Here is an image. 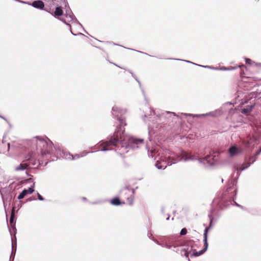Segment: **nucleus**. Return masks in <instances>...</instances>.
Instances as JSON below:
<instances>
[{
    "label": "nucleus",
    "instance_id": "obj_1",
    "mask_svg": "<svg viewBox=\"0 0 261 261\" xmlns=\"http://www.w3.org/2000/svg\"><path fill=\"white\" fill-rule=\"evenodd\" d=\"M125 113V110L116 106L113 107L112 115L113 117L118 121L119 124L117 126L113 135L108 138V140H101L99 142L100 145L102 146L100 150L101 151L112 150V147H114L115 151L122 155L128 152L130 148L135 149L143 144L144 139L134 137L130 138V144H127L124 141V126L127 124L124 116Z\"/></svg>",
    "mask_w": 261,
    "mask_h": 261
},
{
    "label": "nucleus",
    "instance_id": "obj_2",
    "mask_svg": "<svg viewBox=\"0 0 261 261\" xmlns=\"http://www.w3.org/2000/svg\"><path fill=\"white\" fill-rule=\"evenodd\" d=\"M146 149L149 157L153 158L154 160L158 159L155 166L158 169H165L167 166H171L182 160L185 162L198 160L200 163L210 166H213L215 163L214 157L211 155H207L204 158H200L198 153L193 155L191 152L181 150L179 153H177L169 149H164L159 147H152L150 149L147 145Z\"/></svg>",
    "mask_w": 261,
    "mask_h": 261
},
{
    "label": "nucleus",
    "instance_id": "obj_3",
    "mask_svg": "<svg viewBox=\"0 0 261 261\" xmlns=\"http://www.w3.org/2000/svg\"><path fill=\"white\" fill-rule=\"evenodd\" d=\"M32 151L26 156L29 165L37 166L40 164V161L37 159L36 153H40L43 156L47 154H55L57 149L54 146L53 142L47 137L36 136L29 142Z\"/></svg>",
    "mask_w": 261,
    "mask_h": 261
},
{
    "label": "nucleus",
    "instance_id": "obj_4",
    "mask_svg": "<svg viewBox=\"0 0 261 261\" xmlns=\"http://www.w3.org/2000/svg\"><path fill=\"white\" fill-rule=\"evenodd\" d=\"M148 110L149 112L148 114L147 112L144 114V119L145 121H146L145 118H148L150 119L151 118L150 116H154L153 119L151 120V123L152 124V127L158 128L160 125L161 126V124H169L171 122H173L176 121V117H178V116L174 112H171L169 111H166L165 112L162 113L160 114H158L155 116V112L151 110L150 108H148ZM149 121H151L150 120Z\"/></svg>",
    "mask_w": 261,
    "mask_h": 261
},
{
    "label": "nucleus",
    "instance_id": "obj_5",
    "mask_svg": "<svg viewBox=\"0 0 261 261\" xmlns=\"http://www.w3.org/2000/svg\"><path fill=\"white\" fill-rule=\"evenodd\" d=\"M213 212V209L211 210V213L208 215V218L210 219V225L208 227H206L203 233V242H204V248L199 251L197 252L195 250V252H193L191 254V256H198L201 254H202L204 252H205L208 248V243H207V232L208 230L212 227V222L214 219V218L212 216V213Z\"/></svg>",
    "mask_w": 261,
    "mask_h": 261
},
{
    "label": "nucleus",
    "instance_id": "obj_6",
    "mask_svg": "<svg viewBox=\"0 0 261 261\" xmlns=\"http://www.w3.org/2000/svg\"><path fill=\"white\" fill-rule=\"evenodd\" d=\"M237 178H232L230 181H229L225 192V196L228 198L232 199L234 200V198L237 195Z\"/></svg>",
    "mask_w": 261,
    "mask_h": 261
},
{
    "label": "nucleus",
    "instance_id": "obj_7",
    "mask_svg": "<svg viewBox=\"0 0 261 261\" xmlns=\"http://www.w3.org/2000/svg\"><path fill=\"white\" fill-rule=\"evenodd\" d=\"M67 5V4L66 5V6ZM65 7L66 9V11H65L66 12L64 15V17L65 18H62L61 19V20L62 21H63L64 23H65V24H66L67 25H68L70 27V30L71 33L73 35L76 36V34H74L72 32L71 25L69 23H68L67 22H69L74 20L75 22H76L79 24H80V25H81V24L76 19L75 16L74 15L73 13L71 12L70 8L69 7H67V6L66 7L65 6Z\"/></svg>",
    "mask_w": 261,
    "mask_h": 261
},
{
    "label": "nucleus",
    "instance_id": "obj_8",
    "mask_svg": "<svg viewBox=\"0 0 261 261\" xmlns=\"http://www.w3.org/2000/svg\"><path fill=\"white\" fill-rule=\"evenodd\" d=\"M196 250L195 242L193 240H190L187 242V244L181 248L180 254L188 257L189 255L192 253V252H195Z\"/></svg>",
    "mask_w": 261,
    "mask_h": 261
},
{
    "label": "nucleus",
    "instance_id": "obj_9",
    "mask_svg": "<svg viewBox=\"0 0 261 261\" xmlns=\"http://www.w3.org/2000/svg\"><path fill=\"white\" fill-rule=\"evenodd\" d=\"M52 2V4L53 5L56 6V10L54 13L50 12L47 8L45 9V11L50 13L52 15H53L55 17H57L60 16L63 14V10L62 9V6L65 5L60 0L59 1H55V0H51Z\"/></svg>",
    "mask_w": 261,
    "mask_h": 261
},
{
    "label": "nucleus",
    "instance_id": "obj_10",
    "mask_svg": "<svg viewBox=\"0 0 261 261\" xmlns=\"http://www.w3.org/2000/svg\"><path fill=\"white\" fill-rule=\"evenodd\" d=\"M94 151H83L80 153L75 154V155H72L70 152H63V158H64L66 160H74L76 159H79L80 158L84 157L86 156L89 153H93Z\"/></svg>",
    "mask_w": 261,
    "mask_h": 261
},
{
    "label": "nucleus",
    "instance_id": "obj_11",
    "mask_svg": "<svg viewBox=\"0 0 261 261\" xmlns=\"http://www.w3.org/2000/svg\"><path fill=\"white\" fill-rule=\"evenodd\" d=\"M221 110H216L214 111L210 112L205 114H187V113H182V115L185 116H192L193 117H202L204 116H211V117H217L218 115L221 114Z\"/></svg>",
    "mask_w": 261,
    "mask_h": 261
},
{
    "label": "nucleus",
    "instance_id": "obj_12",
    "mask_svg": "<svg viewBox=\"0 0 261 261\" xmlns=\"http://www.w3.org/2000/svg\"><path fill=\"white\" fill-rule=\"evenodd\" d=\"M257 158L254 155L253 156H251L249 158V160L251 161L250 163H243L242 165V167L239 169L238 167H237L236 168V170L237 171H239V170H240L241 171H243L245 170L246 169L248 168L252 164H253L255 161L256 160Z\"/></svg>",
    "mask_w": 261,
    "mask_h": 261
},
{
    "label": "nucleus",
    "instance_id": "obj_13",
    "mask_svg": "<svg viewBox=\"0 0 261 261\" xmlns=\"http://www.w3.org/2000/svg\"><path fill=\"white\" fill-rule=\"evenodd\" d=\"M32 6L34 8L39 9V10H44V4L41 0H37L33 2L32 3Z\"/></svg>",
    "mask_w": 261,
    "mask_h": 261
},
{
    "label": "nucleus",
    "instance_id": "obj_14",
    "mask_svg": "<svg viewBox=\"0 0 261 261\" xmlns=\"http://www.w3.org/2000/svg\"><path fill=\"white\" fill-rule=\"evenodd\" d=\"M12 241V251H11V254L10 257V261H11V258L12 256L13 255V260H14V256L16 253V238L15 236H14V237L12 238L11 239Z\"/></svg>",
    "mask_w": 261,
    "mask_h": 261
},
{
    "label": "nucleus",
    "instance_id": "obj_15",
    "mask_svg": "<svg viewBox=\"0 0 261 261\" xmlns=\"http://www.w3.org/2000/svg\"><path fill=\"white\" fill-rule=\"evenodd\" d=\"M14 219H15V214H14V208L13 207L10 218V223L12 226V227L14 231V236L16 234V228L15 226V223H14Z\"/></svg>",
    "mask_w": 261,
    "mask_h": 261
},
{
    "label": "nucleus",
    "instance_id": "obj_16",
    "mask_svg": "<svg viewBox=\"0 0 261 261\" xmlns=\"http://www.w3.org/2000/svg\"><path fill=\"white\" fill-rule=\"evenodd\" d=\"M154 242L157 244L161 246L162 247H165L168 249H171L172 247L174 248H176V247H177V246H176L175 243H173L172 245H170V244H169L166 243H159V241H158L157 240L154 241Z\"/></svg>",
    "mask_w": 261,
    "mask_h": 261
},
{
    "label": "nucleus",
    "instance_id": "obj_17",
    "mask_svg": "<svg viewBox=\"0 0 261 261\" xmlns=\"http://www.w3.org/2000/svg\"><path fill=\"white\" fill-rule=\"evenodd\" d=\"M254 107L253 105H247L242 110V113L246 115H249Z\"/></svg>",
    "mask_w": 261,
    "mask_h": 261
},
{
    "label": "nucleus",
    "instance_id": "obj_18",
    "mask_svg": "<svg viewBox=\"0 0 261 261\" xmlns=\"http://www.w3.org/2000/svg\"><path fill=\"white\" fill-rule=\"evenodd\" d=\"M228 152L230 156H235L238 154V148L236 146H232L229 148Z\"/></svg>",
    "mask_w": 261,
    "mask_h": 261
},
{
    "label": "nucleus",
    "instance_id": "obj_19",
    "mask_svg": "<svg viewBox=\"0 0 261 261\" xmlns=\"http://www.w3.org/2000/svg\"><path fill=\"white\" fill-rule=\"evenodd\" d=\"M29 165L27 163L20 164L17 167H15L16 171H22L27 169Z\"/></svg>",
    "mask_w": 261,
    "mask_h": 261
},
{
    "label": "nucleus",
    "instance_id": "obj_20",
    "mask_svg": "<svg viewBox=\"0 0 261 261\" xmlns=\"http://www.w3.org/2000/svg\"><path fill=\"white\" fill-rule=\"evenodd\" d=\"M111 203L114 205H119L121 204L120 199L118 197H115L111 200Z\"/></svg>",
    "mask_w": 261,
    "mask_h": 261
},
{
    "label": "nucleus",
    "instance_id": "obj_21",
    "mask_svg": "<svg viewBox=\"0 0 261 261\" xmlns=\"http://www.w3.org/2000/svg\"><path fill=\"white\" fill-rule=\"evenodd\" d=\"M121 194L123 196V195H129L130 190L127 187H126L121 190Z\"/></svg>",
    "mask_w": 261,
    "mask_h": 261
},
{
    "label": "nucleus",
    "instance_id": "obj_22",
    "mask_svg": "<svg viewBox=\"0 0 261 261\" xmlns=\"http://www.w3.org/2000/svg\"><path fill=\"white\" fill-rule=\"evenodd\" d=\"M28 194L27 189H24L18 195L17 198L18 199H23Z\"/></svg>",
    "mask_w": 261,
    "mask_h": 261
},
{
    "label": "nucleus",
    "instance_id": "obj_23",
    "mask_svg": "<svg viewBox=\"0 0 261 261\" xmlns=\"http://www.w3.org/2000/svg\"><path fill=\"white\" fill-rule=\"evenodd\" d=\"M173 243H175L176 244V246H177V247H176V248H173V251H175L176 252H178V253H180V252H181V249H180V247L181 246L179 245V243L178 242H176V241L174 242Z\"/></svg>",
    "mask_w": 261,
    "mask_h": 261
},
{
    "label": "nucleus",
    "instance_id": "obj_24",
    "mask_svg": "<svg viewBox=\"0 0 261 261\" xmlns=\"http://www.w3.org/2000/svg\"><path fill=\"white\" fill-rule=\"evenodd\" d=\"M125 198H126L127 200L128 203L131 205L133 204L134 202V197L131 195L129 197L128 196H124Z\"/></svg>",
    "mask_w": 261,
    "mask_h": 261
},
{
    "label": "nucleus",
    "instance_id": "obj_25",
    "mask_svg": "<svg viewBox=\"0 0 261 261\" xmlns=\"http://www.w3.org/2000/svg\"><path fill=\"white\" fill-rule=\"evenodd\" d=\"M132 75V76L136 80L138 83L140 87H141V84L140 81L138 79L137 76L129 69L127 70Z\"/></svg>",
    "mask_w": 261,
    "mask_h": 261
},
{
    "label": "nucleus",
    "instance_id": "obj_26",
    "mask_svg": "<svg viewBox=\"0 0 261 261\" xmlns=\"http://www.w3.org/2000/svg\"><path fill=\"white\" fill-rule=\"evenodd\" d=\"M238 67L241 69V72H240V74H241V76L242 77H243V76H244V75L245 74V72H244V69H243V68H246V66H245V65H244V64H241V65H239V66H238Z\"/></svg>",
    "mask_w": 261,
    "mask_h": 261
},
{
    "label": "nucleus",
    "instance_id": "obj_27",
    "mask_svg": "<svg viewBox=\"0 0 261 261\" xmlns=\"http://www.w3.org/2000/svg\"><path fill=\"white\" fill-rule=\"evenodd\" d=\"M183 61H185V62H188V63H192V64L198 65V66H200L203 67L204 68L214 69V68H213L212 67L210 66H202V65L196 64L195 63H193V62H192L191 61H187V60H183ZM218 69L217 68H215V69Z\"/></svg>",
    "mask_w": 261,
    "mask_h": 261
},
{
    "label": "nucleus",
    "instance_id": "obj_28",
    "mask_svg": "<svg viewBox=\"0 0 261 261\" xmlns=\"http://www.w3.org/2000/svg\"><path fill=\"white\" fill-rule=\"evenodd\" d=\"M220 203V200L219 199V198H215L214 200H213V203L214 204H219V207L221 209H222L223 208V206L222 205H221V204L219 203Z\"/></svg>",
    "mask_w": 261,
    "mask_h": 261
},
{
    "label": "nucleus",
    "instance_id": "obj_29",
    "mask_svg": "<svg viewBox=\"0 0 261 261\" xmlns=\"http://www.w3.org/2000/svg\"><path fill=\"white\" fill-rule=\"evenodd\" d=\"M35 182L33 183V186H31L28 189H27L28 194H32L34 191Z\"/></svg>",
    "mask_w": 261,
    "mask_h": 261
},
{
    "label": "nucleus",
    "instance_id": "obj_30",
    "mask_svg": "<svg viewBox=\"0 0 261 261\" xmlns=\"http://www.w3.org/2000/svg\"><path fill=\"white\" fill-rule=\"evenodd\" d=\"M237 68H238L237 66L230 67H224V68H221V70H235V69H236Z\"/></svg>",
    "mask_w": 261,
    "mask_h": 261
},
{
    "label": "nucleus",
    "instance_id": "obj_31",
    "mask_svg": "<svg viewBox=\"0 0 261 261\" xmlns=\"http://www.w3.org/2000/svg\"><path fill=\"white\" fill-rule=\"evenodd\" d=\"M15 1L16 2H18L19 3H22V4H27L28 5L32 6V3L29 2H25V1H21V0H15Z\"/></svg>",
    "mask_w": 261,
    "mask_h": 261
},
{
    "label": "nucleus",
    "instance_id": "obj_32",
    "mask_svg": "<svg viewBox=\"0 0 261 261\" xmlns=\"http://www.w3.org/2000/svg\"><path fill=\"white\" fill-rule=\"evenodd\" d=\"M187 232V230L186 229V228H184L182 229H181V230H180V234L181 236H184V235H185Z\"/></svg>",
    "mask_w": 261,
    "mask_h": 261
},
{
    "label": "nucleus",
    "instance_id": "obj_33",
    "mask_svg": "<svg viewBox=\"0 0 261 261\" xmlns=\"http://www.w3.org/2000/svg\"><path fill=\"white\" fill-rule=\"evenodd\" d=\"M245 62L247 64H252V61L251 59H250L249 58H245Z\"/></svg>",
    "mask_w": 261,
    "mask_h": 261
},
{
    "label": "nucleus",
    "instance_id": "obj_34",
    "mask_svg": "<svg viewBox=\"0 0 261 261\" xmlns=\"http://www.w3.org/2000/svg\"><path fill=\"white\" fill-rule=\"evenodd\" d=\"M37 197H38V199L39 200H41V201L44 200L43 197L38 192L37 193Z\"/></svg>",
    "mask_w": 261,
    "mask_h": 261
},
{
    "label": "nucleus",
    "instance_id": "obj_35",
    "mask_svg": "<svg viewBox=\"0 0 261 261\" xmlns=\"http://www.w3.org/2000/svg\"><path fill=\"white\" fill-rule=\"evenodd\" d=\"M128 49H131V50H134V51H136L137 52H138V53H141V54H145L146 55H148V56H150V55H148V54L146 53H144V52H142V51H139V50H135V49H131V48H128Z\"/></svg>",
    "mask_w": 261,
    "mask_h": 261
},
{
    "label": "nucleus",
    "instance_id": "obj_36",
    "mask_svg": "<svg viewBox=\"0 0 261 261\" xmlns=\"http://www.w3.org/2000/svg\"><path fill=\"white\" fill-rule=\"evenodd\" d=\"M261 152V148L259 150H258L255 154V156L257 158V156Z\"/></svg>",
    "mask_w": 261,
    "mask_h": 261
},
{
    "label": "nucleus",
    "instance_id": "obj_37",
    "mask_svg": "<svg viewBox=\"0 0 261 261\" xmlns=\"http://www.w3.org/2000/svg\"><path fill=\"white\" fill-rule=\"evenodd\" d=\"M235 205L238 206V207H241L242 209H244V207L243 206L241 205L240 204L237 203V202H235Z\"/></svg>",
    "mask_w": 261,
    "mask_h": 261
},
{
    "label": "nucleus",
    "instance_id": "obj_38",
    "mask_svg": "<svg viewBox=\"0 0 261 261\" xmlns=\"http://www.w3.org/2000/svg\"><path fill=\"white\" fill-rule=\"evenodd\" d=\"M7 146H8L7 150L8 151L9 150V148H10V143H8L7 144Z\"/></svg>",
    "mask_w": 261,
    "mask_h": 261
},
{
    "label": "nucleus",
    "instance_id": "obj_39",
    "mask_svg": "<svg viewBox=\"0 0 261 261\" xmlns=\"http://www.w3.org/2000/svg\"><path fill=\"white\" fill-rule=\"evenodd\" d=\"M0 117L3 118V119L5 120L6 121H7V119L5 118H4L3 116L0 115Z\"/></svg>",
    "mask_w": 261,
    "mask_h": 261
},
{
    "label": "nucleus",
    "instance_id": "obj_40",
    "mask_svg": "<svg viewBox=\"0 0 261 261\" xmlns=\"http://www.w3.org/2000/svg\"><path fill=\"white\" fill-rule=\"evenodd\" d=\"M83 200H84V201H87V198L86 197H83L82 198Z\"/></svg>",
    "mask_w": 261,
    "mask_h": 261
},
{
    "label": "nucleus",
    "instance_id": "obj_41",
    "mask_svg": "<svg viewBox=\"0 0 261 261\" xmlns=\"http://www.w3.org/2000/svg\"><path fill=\"white\" fill-rule=\"evenodd\" d=\"M98 203V202H92L91 203L93 204H97Z\"/></svg>",
    "mask_w": 261,
    "mask_h": 261
},
{
    "label": "nucleus",
    "instance_id": "obj_42",
    "mask_svg": "<svg viewBox=\"0 0 261 261\" xmlns=\"http://www.w3.org/2000/svg\"><path fill=\"white\" fill-rule=\"evenodd\" d=\"M169 218H170V215L168 214V217H167V218H166V220H168L169 219Z\"/></svg>",
    "mask_w": 261,
    "mask_h": 261
},
{
    "label": "nucleus",
    "instance_id": "obj_43",
    "mask_svg": "<svg viewBox=\"0 0 261 261\" xmlns=\"http://www.w3.org/2000/svg\"><path fill=\"white\" fill-rule=\"evenodd\" d=\"M114 64V65L117 66L119 67V68H120L124 69V68H122V67H120V66H118V65H116V64Z\"/></svg>",
    "mask_w": 261,
    "mask_h": 261
},
{
    "label": "nucleus",
    "instance_id": "obj_44",
    "mask_svg": "<svg viewBox=\"0 0 261 261\" xmlns=\"http://www.w3.org/2000/svg\"><path fill=\"white\" fill-rule=\"evenodd\" d=\"M161 211H162V213H164V208H163V207H162V210H161Z\"/></svg>",
    "mask_w": 261,
    "mask_h": 261
},
{
    "label": "nucleus",
    "instance_id": "obj_45",
    "mask_svg": "<svg viewBox=\"0 0 261 261\" xmlns=\"http://www.w3.org/2000/svg\"><path fill=\"white\" fill-rule=\"evenodd\" d=\"M169 59L170 60H172L173 59L172 58H169ZM174 60H180L179 59H173Z\"/></svg>",
    "mask_w": 261,
    "mask_h": 261
},
{
    "label": "nucleus",
    "instance_id": "obj_46",
    "mask_svg": "<svg viewBox=\"0 0 261 261\" xmlns=\"http://www.w3.org/2000/svg\"><path fill=\"white\" fill-rule=\"evenodd\" d=\"M150 127H151V124L149 123V124H148V128H149Z\"/></svg>",
    "mask_w": 261,
    "mask_h": 261
},
{
    "label": "nucleus",
    "instance_id": "obj_47",
    "mask_svg": "<svg viewBox=\"0 0 261 261\" xmlns=\"http://www.w3.org/2000/svg\"><path fill=\"white\" fill-rule=\"evenodd\" d=\"M134 189H132V192L134 193Z\"/></svg>",
    "mask_w": 261,
    "mask_h": 261
},
{
    "label": "nucleus",
    "instance_id": "obj_48",
    "mask_svg": "<svg viewBox=\"0 0 261 261\" xmlns=\"http://www.w3.org/2000/svg\"><path fill=\"white\" fill-rule=\"evenodd\" d=\"M142 91L143 92V93L144 94V90L142 89Z\"/></svg>",
    "mask_w": 261,
    "mask_h": 261
},
{
    "label": "nucleus",
    "instance_id": "obj_49",
    "mask_svg": "<svg viewBox=\"0 0 261 261\" xmlns=\"http://www.w3.org/2000/svg\"><path fill=\"white\" fill-rule=\"evenodd\" d=\"M148 139L150 141H151L150 137L148 138Z\"/></svg>",
    "mask_w": 261,
    "mask_h": 261
}]
</instances>
